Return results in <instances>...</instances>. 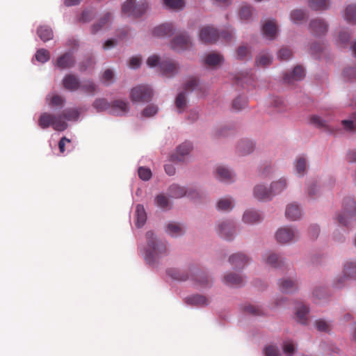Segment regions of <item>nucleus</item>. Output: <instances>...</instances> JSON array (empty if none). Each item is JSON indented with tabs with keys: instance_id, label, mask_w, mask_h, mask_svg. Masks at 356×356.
I'll use <instances>...</instances> for the list:
<instances>
[{
	"instance_id": "55",
	"label": "nucleus",
	"mask_w": 356,
	"mask_h": 356,
	"mask_svg": "<svg viewBox=\"0 0 356 356\" xmlns=\"http://www.w3.org/2000/svg\"><path fill=\"white\" fill-rule=\"evenodd\" d=\"M237 58L241 60L245 59L250 54V51L247 46L241 45L236 51Z\"/></svg>"
},
{
	"instance_id": "31",
	"label": "nucleus",
	"mask_w": 356,
	"mask_h": 356,
	"mask_svg": "<svg viewBox=\"0 0 356 356\" xmlns=\"http://www.w3.org/2000/svg\"><path fill=\"white\" fill-rule=\"evenodd\" d=\"M37 34L43 42L49 41L54 37L52 29L47 26H40L37 30Z\"/></svg>"
},
{
	"instance_id": "7",
	"label": "nucleus",
	"mask_w": 356,
	"mask_h": 356,
	"mask_svg": "<svg viewBox=\"0 0 356 356\" xmlns=\"http://www.w3.org/2000/svg\"><path fill=\"white\" fill-rule=\"evenodd\" d=\"M198 85V80L196 78L192 77L188 80L184 85V90L179 92L175 99V105L179 113H182L186 108V91L193 90Z\"/></svg>"
},
{
	"instance_id": "60",
	"label": "nucleus",
	"mask_w": 356,
	"mask_h": 356,
	"mask_svg": "<svg viewBox=\"0 0 356 356\" xmlns=\"http://www.w3.org/2000/svg\"><path fill=\"white\" fill-rule=\"evenodd\" d=\"M158 111V107L155 105L150 104L147 106L143 111V115L145 117H152Z\"/></svg>"
},
{
	"instance_id": "56",
	"label": "nucleus",
	"mask_w": 356,
	"mask_h": 356,
	"mask_svg": "<svg viewBox=\"0 0 356 356\" xmlns=\"http://www.w3.org/2000/svg\"><path fill=\"white\" fill-rule=\"evenodd\" d=\"M273 106L276 109L277 112H282L286 108L284 100L280 97H275L272 101Z\"/></svg>"
},
{
	"instance_id": "52",
	"label": "nucleus",
	"mask_w": 356,
	"mask_h": 356,
	"mask_svg": "<svg viewBox=\"0 0 356 356\" xmlns=\"http://www.w3.org/2000/svg\"><path fill=\"white\" fill-rule=\"evenodd\" d=\"M165 6L172 9H181L184 6V0H163Z\"/></svg>"
},
{
	"instance_id": "54",
	"label": "nucleus",
	"mask_w": 356,
	"mask_h": 356,
	"mask_svg": "<svg viewBox=\"0 0 356 356\" xmlns=\"http://www.w3.org/2000/svg\"><path fill=\"white\" fill-rule=\"evenodd\" d=\"M252 15V7L250 6H243L241 7L240 12H239V16L241 19L243 20H247L250 19V17Z\"/></svg>"
},
{
	"instance_id": "24",
	"label": "nucleus",
	"mask_w": 356,
	"mask_h": 356,
	"mask_svg": "<svg viewBox=\"0 0 356 356\" xmlns=\"http://www.w3.org/2000/svg\"><path fill=\"white\" fill-rule=\"evenodd\" d=\"M225 284L232 286H240L243 284V279L236 273H228L224 277Z\"/></svg>"
},
{
	"instance_id": "37",
	"label": "nucleus",
	"mask_w": 356,
	"mask_h": 356,
	"mask_svg": "<svg viewBox=\"0 0 356 356\" xmlns=\"http://www.w3.org/2000/svg\"><path fill=\"white\" fill-rule=\"evenodd\" d=\"M290 17L293 23L300 24L307 17V14L303 10L296 9L291 11Z\"/></svg>"
},
{
	"instance_id": "10",
	"label": "nucleus",
	"mask_w": 356,
	"mask_h": 356,
	"mask_svg": "<svg viewBox=\"0 0 356 356\" xmlns=\"http://www.w3.org/2000/svg\"><path fill=\"white\" fill-rule=\"evenodd\" d=\"M129 111V102L126 100L116 99L111 103L110 112L115 115H125Z\"/></svg>"
},
{
	"instance_id": "35",
	"label": "nucleus",
	"mask_w": 356,
	"mask_h": 356,
	"mask_svg": "<svg viewBox=\"0 0 356 356\" xmlns=\"http://www.w3.org/2000/svg\"><path fill=\"white\" fill-rule=\"evenodd\" d=\"M238 151L241 154H248L251 153L254 149L253 143L248 139L241 140L237 146Z\"/></svg>"
},
{
	"instance_id": "34",
	"label": "nucleus",
	"mask_w": 356,
	"mask_h": 356,
	"mask_svg": "<svg viewBox=\"0 0 356 356\" xmlns=\"http://www.w3.org/2000/svg\"><path fill=\"white\" fill-rule=\"evenodd\" d=\"M343 275L347 278L356 279V262H346L344 265Z\"/></svg>"
},
{
	"instance_id": "38",
	"label": "nucleus",
	"mask_w": 356,
	"mask_h": 356,
	"mask_svg": "<svg viewBox=\"0 0 356 356\" xmlns=\"http://www.w3.org/2000/svg\"><path fill=\"white\" fill-rule=\"evenodd\" d=\"M309 312V309L304 305H300L296 309V317L298 321L302 324H306L307 321V315Z\"/></svg>"
},
{
	"instance_id": "64",
	"label": "nucleus",
	"mask_w": 356,
	"mask_h": 356,
	"mask_svg": "<svg viewBox=\"0 0 356 356\" xmlns=\"http://www.w3.org/2000/svg\"><path fill=\"white\" fill-rule=\"evenodd\" d=\"M343 75L348 79H352L356 77V68L354 67H347L343 71Z\"/></svg>"
},
{
	"instance_id": "29",
	"label": "nucleus",
	"mask_w": 356,
	"mask_h": 356,
	"mask_svg": "<svg viewBox=\"0 0 356 356\" xmlns=\"http://www.w3.org/2000/svg\"><path fill=\"white\" fill-rule=\"evenodd\" d=\"M216 175L219 179L223 181H231L234 177L232 172L224 166H218L216 168Z\"/></svg>"
},
{
	"instance_id": "39",
	"label": "nucleus",
	"mask_w": 356,
	"mask_h": 356,
	"mask_svg": "<svg viewBox=\"0 0 356 356\" xmlns=\"http://www.w3.org/2000/svg\"><path fill=\"white\" fill-rule=\"evenodd\" d=\"M345 19L349 23L356 24V4L347 6L345 10Z\"/></svg>"
},
{
	"instance_id": "19",
	"label": "nucleus",
	"mask_w": 356,
	"mask_h": 356,
	"mask_svg": "<svg viewBox=\"0 0 356 356\" xmlns=\"http://www.w3.org/2000/svg\"><path fill=\"white\" fill-rule=\"evenodd\" d=\"M174 32V26L171 23H165L155 27L152 33L157 37L170 36Z\"/></svg>"
},
{
	"instance_id": "9",
	"label": "nucleus",
	"mask_w": 356,
	"mask_h": 356,
	"mask_svg": "<svg viewBox=\"0 0 356 356\" xmlns=\"http://www.w3.org/2000/svg\"><path fill=\"white\" fill-rule=\"evenodd\" d=\"M218 233L221 237L227 240L232 239L235 232L234 225L232 221H221L218 223Z\"/></svg>"
},
{
	"instance_id": "4",
	"label": "nucleus",
	"mask_w": 356,
	"mask_h": 356,
	"mask_svg": "<svg viewBox=\"0 0 356 356\" xmlns=\"http://www.w3.org/2000/svg\"><path fill=\"white\" fill-rule=\"evenodd\" d=\"M356 218V202L351 197H346L343 203V210L338 216L339 224L347 226Z\"/></svg>"
},
{
	"instance_id": "53",
	"label": "nucleus",
	"mask_w": 356,
	"mask_h": 356,
	"mask_svg": "<svg viewBox=\"0 0 356 356\" xmlns=\"http://www.w3.org/2000/svg\"><path fill=\"white\" fill-rule=\"evenodd\" d=\"M113 76H114V75H113V72H112V70L108 69L104 72V73L102 76V78H101V81L106 86H109L113 81Z\"/></svg>"
},
{
	"instance_id": "22",
	"label": "nucleus",
	"mask_w": 356,
	"mask_h": 356,
	"mask_svg": "<svg viewBox=\"0 0 356 356\" xmlns=\"http://www.w3.org/2000/svg\"><path fill=\"white\" fill-rule=\"evenodd\" d=\"M305 77V72L303 68L297 65L294 67L291 74H286L284 76V81L286 83H291L293 81H300Z\"/></svg>"
},
{
	"instance_id": "2",
	"label": "nucleus",
	"mask_w": 356,
	"mask_h": 356,
	"mask_svg": "<svg viewBox=\"0 0 356 356\" xmlns=\"http://www.w3.org/2000/svg\"><path fill=\"white\" fill-rule=\"evenodd\" d=\"M200 40L204 44L215 43L220 37L222 38L226 42H229L232 38V31L226 30L221 32L220 34L212 26H204L200 32Z\"/></svg>"
},
{
	"instance_id": "6",
	"label": "nucleus",
	"mask_w": 356,
	"mask_h": 356,
	"mask_svg": "<svg viewBox=\"0 0 356 356\" xmlns=\"http://www.w3.org/2000/svg\"><path fill=\"white\" fill-rule=\"evenodd\" d=\"M148 4L145 0L139 1L136 3V0H127L122 7L124 14L128 15L134 17H139L142 16L147 10Z\"/></svg>"
},
{
	"instance_id": "23",
	"label": "nucleus",
	"mask_w": 356,
	"mask_h": 356,
	"mask_svg": "<svg viewBox=\"0 0 356 356\" xmlns=\"http://www.w3.org/2000/svg\"><path fill=\"white\" fill-rule=\"evenodd\" d=\"M264 260L268 265L275 268H279L284 265L282 259L274 252H268L264 257Z\"/></svg>"
},
{
	"instance_id": "15",
	"label": "nucleus",
	"mask_w": 356,
	"mask_h": 356,
	"mask_svg": "<svg viewBox=\"0 0 356 356\" xmlns=\"http://www.w3.org/2000/svg\"><path fill=\"white\" fill-rule=\"evenodd\" d=\"M63 87L70 91H76L80 88L81 82L79 78L72 74H68L63 79Z\"/></svg>"
},
{
	"instance_id": "26",
	"label": "nucleus",
	"mask_w": 356,
	"mask_h": 356,
	"mask_svg": "<svg viewBox=\"0 0 356 356\" xmlns=\"http://www.w3.org/2000/svg\"><path fill=\"white\" fill-rule=\"evenodd\" d=\"M261 218L260 213L258 211L253 210L246 211L243 216V222L248 224H253L260 222Z\"/></svg>"
},
{
	"instance_id": "5",
	"label": "nucleus",
	"mask_w": 356,
	"mask_h": 356,
	"mask_svg": "<svg viewBox=\"0 0 356 356\" xmlns=\"http://www.w3.org/2000/svg\"><path fill=\"white\" fill-rule=\"evenodd\" d=\"M153 97L152 89L147 85H138L134 87L129 94L133 103H145L150 102Z\"/></svg>"
},
{
	"instance_id": "42",
	"label": "nucleus",
	"mask_w": 356,
	"mask_h": 356,
	"mask_svg": "<svg viewBox=\"0 0 356 356\" xmlns=\"http://www.w3.org/2000/svg\"><path fill=\"white\" fill-rule=\"evenodd\" d=\"M329 0H309V7L315 10H325L329 6Z\"/></svg>"
},
{
	"instance_id": "62",
	"label": "nucleus",
	"mask_w": 356,
	"mask_h": 356,
	"mask_svg": "<svg viewBox=\"0 0 356 356\" xmlns=\"http://www.w3.org/2000/svg\"><path fill=\"white\" fill-rule=\"evenodd\" d=\"M195 277V279L200 282V284L202 286H207V284H209L210 282L208 276L202 272H198L196 274Z\"/></svg>"
},
{
	"instance_id": "41",
	"label": "nucleus",
	"mask_w": 356,
	"mask_h": 356,
	"mask_svg": "<svg viewBox=\"0 0 356 356\" xmlns=\"http://www.w3.org/2000/svg\"><path fill=\"white\" fill-rule=\"evenodd\" d=\"M93 107L98 111H104L108 108L111 109V103H109L105 98H97L93 104Z\"/></svg>"
},
{
	"instance_id": "27",
	"label": "nucleus",
	"mask_w": 356,
	"mask_h": 356,
	"mask_svg": "<svg viewBox=\"0 0 356 356\" xmlns=\"http://www.w3.org/2000/svg\"><path fill=\"white\" fill-rule=\"evenodd\" d=\"M147 220V214L144 207L141 204H138L136 208V225L140 228L143 227Z\"/></svg>"
},
{
	"instance_id": "8",
	"label": "nucleus",
	"mask_w": 356,
	"mask_h": 356,
	"mask_svg": "<svg viewBox=\"0 0 356 356\" xmlns=\"http://www.w3.org/2000/svg\"><path fill=\"white\" fill-rule=\"evenodd\" d=\"M298 236V232L289 227L279 229L275 234L277 242L287 243L293 241Z\"/></svg>"
},
{
	"instance_id": "16",
	"label": "nucleus",
	"mask_w": 356,
	"mask_h": 356,
	"mask_svg": "<svg viewBox=\"0 0 356 356\" xmlns=\"http://www.w3.org/2000/svg\"><path fill=\"white\" fill-rule=\"evenodd\" d=\"M248 257L243 253L234 254L229 258V263L236 269L243 268L248 263Z\"/></svg>"
},
{
	"instance_id": "50",
	"label": "nucleus",
	"mask_w": 356,
	"mask_h": 356,
	"mask_svg": "<svg viewBox=\"0 0 356 356\" xmlns=\"http://www.w3.org/2000/svg\"><path fill=\"white\" fill-rule=\"evenodd\" d=\"M35 58L40 63H45L50 58V54L49 51L44 49H40L37 51L35 54Z\"/></svg>"
},
{
	"instance_id": "61",
	"label": "nucleus",
	"mask_w": 356,
	"mask_h": 356,
	"mask_svg": "<svg viewBox=\"0 0 356 356\" xmlns=\"http://www.w3.org/2000/svg\"><path fill=\"white\" fill-rule=\"evenodd\" d=\"M292 56V52L289 48H282L278 53V58L282 60L289 59Z\"/></svg>"
},
{
	"instance_id": "3",
	"label": "nucleus",
	"mask_w": 356,
	"mask_h": 356,
	"mask_svg": "<svg viewBox=\"0 0 356 356\" xmlns=\"http://www.w3.org/2000/svg\"><path fill=\"white\" fill-rule=\"evenodd\" d=\"M38 126L42 129H47L51 126L54 130L62 131L67 129V124L63 120L62 116L43 113L38 119Z\"/></svg>"
},
{
	"instance_id": "33",
	"label": "nucleus",
	"mask_w": 356,
	"mask_h": 356,
	"mask_svg": "<svg viewBox=\"0 0 356 356\" xmlns=\"http://www.w3.org/2000/svg\"><path fill=\"white\" fill-rule=\"evenodd\" d=\"M223 61V57L220 54L210 53L207 55L204 63L209 66H216Z\"/></svg>"
},
{
	"instance_id": "1",
	"label": "nucleus",
	"mask_w": 356,
	"mask_h": 356,
	"mask_svg": "<svg viewBox=\"0 0 356 356\" xmlns=\"http://www.w3.org/2000/svg\"><path fill=\"white\" fill-rule=\"evenodd\" d=\"M147 248L145 258L148 263H154L168 253L165 243L156 238L154 234L149 231L146 233Z\"/></svg>"
},
{
	"instance_id": "14",
	"label": "nucleus",
	"mask_w": 356,
	"mask_h": 356,
	"mask_svg": "<svg viewBox=\"0 0 356 356\" xmlns=\"http://www.w3.org/2000/svg\"><path fill=\"white\" fill-rule=\"evenodd\" d=\"M75 58L72 52H66L57 58L56 65L60 69L71 68L75 65Z\"/></svg>"
},
{
	"instance_id": "12",
	"label": "nucleus",
	"mask_w": 356,
	"mask_h": 356,
	"mask_svg": "<svg viewBox=\"0 0 356 356\" xmlns=\"http://www.w3.org/2000/svg\"><path fill=\"white\" fill-rule=\"evenodd\" d=\"M159 69L163 76L172 77L178 72V65L170 60H162Z\"/></svg>"
},
{
	"instance_id": "21",
	"label": "nucleus",
	"mask_w": 356,
	"mask_h": 356,
	"mask_svg": "<svg viewBox=\"0 0 356 356\" xmlns=\"http://www.w3.org/2000/svg\"><path fill=\"white\" fill-rule=\"evenodd\" d=\"M254 196L259 200H268L273 195L271 189L268 190L264 185H257L254 188Z\"/></svg>"
},
{
	"instance_id": "25",
	"label": "nucleus",
	"mask_w": 356,
	"mask_h": 356,
	"mask_svg": "<svg viewBox=\"0 0 356 356\" xmlns=\"http://www.w3.org/2000/svg\"><path fill=\"white\" fill-rule=\"evenodd\" d=\"M286 217L291 220H296L300 218L301 210L296 204H291L286 207L285 211Z\"/></svg>"
},
{
	"instance_id": "18",
	"label": "nucleus",
	"mask_w": 356,
	"mask_h": 356,
	"mask_svg": "<svg viewBox=\"0 0 356 356\" xmlns=\"http://www.w3.org/2000/svg\"><path fill=\"white\" fill-rule=\"evenodd\" d=\"M262 33L269 40L275 38L277 33V26L275 22L273 20L266 22L262 27Z\"/></svg>"
},
{
	"instance_id": "20",
	"label": "nucleus",
	"mask_w": 356,
	"mask_h": 356,
	"mask_svg": "<svg viewBox=\"0 0 356 356\" xmlns=\"http://www.w3.org/2000/svg\"><path fill=\"white\" fill-rule=\"evenodd\" d=\"M280 290L283 293H291L295 291L298 288L296 280L285 278L279 282Z\"/></svg>"
},
{
	"instance_id": "45",
	"label": "nucleus",
	"mask_w": 356,
	"mask_h": 356,
	"mask_svg": "<svg viewBox=\"0 0 356 356\" xmlns=\"http://www.w3.org/2000/svg\"><path fill=\"white\" fill-rule=\"evenodd\" d=\"M295 168L296 172L300 176H303L307 169V161L306 159L303 156H299L296 163H295Z\"/></svg>"
},
{
	"instance_id": "46",
	"label": "nucleus",
	"mask_w": 356,
	"mask_h": 356,
	"mask_svg": "<svg viewBox=\"0 0 356 356\" xmlns=\"http://www.w3.org/2000/svg\"><path fill=\"white\" fill-rule=\"evenodd\" d=\"M341 124L348 131L355 132L356 131V113H353L351 120H344L341 122Z\"/></svg>"
},
{
	"instance_id": "44",
	"label": "nucleus",
	"mask_w": 356,
	"mask_h": 356,
	"mask_svg": "<svg viewBox=\"0 0 356 356\" xmlns=\"http://www.w3.org/2000/svg\"><path fill=\"white\" fill-rule=\"evenodd\" d=\"M273 58L268 54H261L256 58V64L259 67H266L272 63Z\"/></svg>"
},
{
	"instance_id": "13",
	"label": "nucleus",
	"mask_w": 356,
	"mask_h": 356,
	"mask_svg": "<svg viewBox=\"0 0 356 356\" xmlns=\"http://www.w3.org/2000/svg\"><path fill=\"white\" fill-rule=\"evenodd\" d=\"M192 145L189 142H184L177 148L176 152L172 154L171 160L172 161L180 162L188 155L192 149Z\"/></svg>"
},
{
	"instance_id": "40",
	"label": "nucleus",
	"mask_w": 356,
	"mask_h": 356,
	"mask_svg": "<svg viewBox=\"0 0 356 356\" xmlns=\"http://www.w3.org/2000/svg\"><path fill=\"white\" fill-rule=\"evenodd\" d=\"M286 188V181L285 179H280L277 181H274L270 185L273 195L280 193Z\"/></svg>"
},
{
	"instance_id": "48",
	"label": "nucleus",
	"mask_w": 356,
	"mask_h": 356,
	"mask_svg": "<svg viewBox=\"0 0 356 356\" xmlns=\"http://www.w3.org/2000/svg\"><path fill=\"white\" fill-rule=\"evenodd\" d=\"M168 275H170L172 279L179 281H185L188 278V275L181 272L177 269H169L167 271Z\"/></svg>"
},
{
	"instance_id": "51",
	"label": "nucleus",
	"mask_w": 356,
	"mask_h": 356,
	"mask_svg": "<svg viewBox=\"0 0 356 356\" xmlns=\"http://www.w3.org/2000/svg\"><path fill=\"white\" fill-rule=\"evenodd\" d=\"M248 100L245 97H238L232 103V108L236 111H240L246 106Z\"/></svg>"
},
{
	"instance_id": "11",
	"label": "nucleus",
	"mask_w": 356,
	"mask_h": 356,
	"mask_svg": "<svg viewBox=\"0 0 356 356\" xmlns=\"http://www.w3.org/2000/svg\"><path fill=\"white\" fill-rule=\"evenodd\" d=\"M191 46V40L186 34L177 35L171 42V47L174 50H184Z\"/></svg>"
},
{
	"instance_id": "32",
	"label": "nucleus",
	"mask_w": 356,
	"mask_h": 356,
	"mask_svg": "<svg viewBox=\"0 0 356 356\" xmlns=\"http://www.w3.org/2000/svg\"><path fill=\"white\" fill-rule=\"evenodd\" d=\"M81 90L90 95H94L98 91L97 86L91 80L84 81L80 86Z\"/></svg>"
},
{
	"instance_id": "17",
	"label": "nucleus",
	"mask_w": 356,
	"mask_h": 356,
	"mask_svg": "<svg viewBox=\"0 0 356 356\" xmlns=\"http://www.w3.org/2000/svg\"><path fill=\"white\" fill-rule=\"evenodd\" d=\"M311 31L316 35L325 34L327 31V24L321 19H315L309 24Z\"/></svg>"
},
{
	"instance_id": "57",
	"label": "nucleus",
	"mask_w": 356,
	"mask_h": 356,
	"mask_svg": "<svg viewBox=\"0 0 356 356\" xmlns=\"http://www.w3.org/2000/svg\"><path fill=\"white\" fill-rule=\"evenodd\" d=\"M138 173L139 177L144 181H148L152 177V171L147 168L140 167Z\"/></svg>"
},
{
	"instance_id": "49",
	"label": "nucleus",
	"mask_w": 356,
	"mask_h": 356,
	"mask_svg": "<svg viewBox=\"0 0 356 356\" xmlns=\"http://www.w3.org/2000/svg\"><path fill=\"white\" fill-rule=\"evenodd\" d=\"M233 208L232 201L229 198L220 199L218 202V209L221 211H227Z\"/></svg>"
},
{
	"instance_id": "28",
	"label": "nucleus",
	"mask_w": 356,
	"mask_h": 356,
	"mask_svg": "<svg viewBox=\"0 0 356 356\" xmlns=\"http://www.w3.org/2000/svg\"><path fill=\"white\" fill-rule=\"evenodd\" d=\"M186 302L188 305H196V306L207 305L209 302L208 298L202 295H194V296L188 297L186 299Z\"/></svg>"
},
{
	"instance_id": "59",
	"label": "nucleus",
	"mask_w": 356,
	"mask_h": 356,
	"mask_svg": "<svg viewBox=\"0 0 356 356\" xmlns=\"http://www.w3.org/2000/svg\"><path fill=\"white\" fill-rule=\"evenodd\" d=\"M316 327L321 332H328L330 330V324L323 320H317L315 323Z\"/></svg>"
},
{
	"instance_id": "47",
	"label": "nucleus",
	"mask_w": 356,
	"mask_h": 356,
	"mask_svg": "<svg viewBox=\"0 0 356 356\" xmlns=\"http://www.w3.org/2000/svg\"><path fill=\"white\" fill-rule=\"evenodd\" d=\"M111 17V15L109 13H107L105 15H104V16L99 19V22L92 26V33H97L102 27H103L104 25L110 22Z\"/></svg>"
},
{
	"instance_id": "43",
	"label": "nucleus",
	"mask_w": 356,
	"mask_h": 356,
	"mask_svg": "<svg viewBox=\"0 0 356 356\" xmlns=\"http://www.w3.org/2000/svg\"><path fill=\"white\" fill-rule=\"evenodd\" d=\"M58 116H62L63 120H76L79 118V113L76 109H65Z\"/></svg>"
},
{
	"instance_id": "30",
	"label": "nucleus",
	"mask_w": 356,
	"mask_h": 356,
	"mask_svg": "<svg viewBox=\"0 0 356 356\" xmlns=\"http://www.w3.org/2000/svg\"><path fill=\"white\" fill-rule=\"evenodd\" d=\"M166 232L172 236H181L184 233V227L179 223L172 222L168 224Z\"/></svg>"
},
{
	"instance_id": "58",
	"label": "nucleus",
	"mask_w": 356,
	"mask_h": 356,
	"mask_svg": "<svg viewBox=\"0 0 356 356\" xmlns=\"http://www.w3.org/2000/svg\"><path fill=\"white\" fill-rule=\"evenodd\" d=\"M156 204L158 207L165 209L168 206V198L163 194L159 195L155 199Z\"/></svg>"
},
{
	"instance_id": "36",
	"label": "nucleus",
	"mask_w": 356,
	"mask_h": 356,
	"mask_svg": "<svg viewBox=\"0 0 356 356\" xmlns=\"http://www.w3.org/2000/svg\"><path fill=\"white\" fill-rule=\"evenodd\" d=\"M168 193L172 197L180 198L186 194V191L184 187L172 184L168 188Z\"/></svg>"
},
{
	"instance_id": "63",
	"label": "nucleus",
	"mask_w": 356,
	"mask_h": 356,
	"mask_svg": "<svg viewBox=\"0 0 356 356\" xmlns=\"http://www.w3.org/2000/svg\"><path fill=\"white\" fill-rule=\"evenodd\" d=\"M266 356H280V350L277 346H268L265 348Z\"/></svg>"
}]
</instances>
